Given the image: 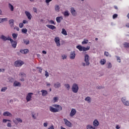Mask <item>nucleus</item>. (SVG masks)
I'll return each mask as SVG.
<instances>
[{
	"label": "nucleus",
	"instance_id": "25",
	"mask_svg": "<svg viewBox=\"0 0 129 129\" xmlns=\"http://www.w3.org/2000/svg\"><path fill=\"white\" fill-rule=\"evenodd\" d=\"M85 101H87L88 103H90L91 102V98L90 97H87L85 99Z\"/></svg>",
	"mask_w": 129,
	"mask_h": 129
},
{
	"label": "nucleus",
	"instance_id": "61",
	"mask_svg": "<svg viewBox=\"0 0 129 129\" xmlns=\"http://www.w3.org/2000/svg\"><path fill=\"white\" fill-rule=\"evenodd\" d=\"M23 24H28V21L27 20H23Z\"/></svg>",
	"mask_w": 129,
	"mask_h": 129
},
{
	"label": "nucleus",
	"instance_id": "63",
	"mask_svg": "<svg viewBox=\"0 0 129 129\" xmlns=\"http://www.w3.org/2000/svg\"><path fill=\"white\" fill-rule=\"evenodd\" d=\"M33 11H34V13H37V8H34Z\"/></svg>",
	"mask_w": 129,
	"mask_h": 129
},
{
	"label": "nucleus",
	"instance_id": "20",
	"mask_svg": "<svg viewBox=\"0 0 129 129\" xmlns=\"http://www.w3.org/2000/svg\"><path fill=\"white\" fill-rule=\"evenodd\" d=\"M41 92L42 93V96H46V95H48V92L45 90H42Z\"/></svg>",
	"mask_w": 129,
	"mask_h": 129
},
{
	"label": "nucleus",
	"instance_id": "7",
	"mask_svg": "<svg viewBox=\"0 0 129 129\" xmlns=\"http://www.w3.org/2000/svg\"><path fill=\"white\" fill-rule=\"evenodd\" d=\"M84 61L86 63V66H89L90 63L89 62V55L88 54L85 55Z\"/></svg>",
	"mask_w": 129,
	"mask_h": 129
},
{
	"label": "nucleus",
	"instance_id": "6",
	"mask_svg": "<svg viewBox=\"0 0 129 129\" xmlns=\"http://www.w3.org/2000/svg\"><path fill=\"white\" fill-rule=\"evenodd\" d=\"M121 101L124 105H125L126 106H129V101L127 100L125 97H122L121 98Z\"/></svg>",
	"mask_w": 129,
	"mask_h": 129
},
{
	"label": "nucleus",
	"instance_id": "8",
	"mask_svg": "<svg viewBox=\"0 0 129 129\" xmlns=\"http://www.w3.org/2000/svg\"><path fill=\"white\" fill-rule=\"evenodd\" d=\"M63 121H64V123L66 125H67V126H68V127H72V123H71L70 121L68 120L67 119L64 118Z\"/></svg>",
	"mask_w": 129,
	"mask_h": 129
},
{
	"label": "nucleus",
	"instance_id": "34",
	"mask_svg": "<svg viewBox=\"0 0 129 129\" xmlns=\"http://www.w3.org/2000/svg\"><path fill=\"white\" fill-rule=\"evenodd\" d=\"M28 32V29L26 28H23L22 29V32L23 33V34H27V32Z\"/></svg>",
	"mask_w": 129,
	"mask_h": 129
},
{
	"label": "nucleus",
	"instance_id": "22",
	"mask_svg": "<svg viewBox=\"0 0 129 129\" xmlns=\"http://www.w3.org/2000/svg\"><path fill=\"white\" fill-rule=\"evenodd\" d=\"M62 20H63V17H57L56 18V21L57 23H61Z\"/></svg>",
	"mask_w": 129,
	"mask_h": 129
},
{
	"label": "nucleus",
	"instance_id": "2",
	"mask_svg": "<svg viewBox=\"0 0 129 129\" xmlns=\"http://www.w3.org/2000/svg\"><path fill=\"white\" fill-rule=\"evenodd\" d=\"M72 90L74 93H77L78 90H79L78 85L76 83L73 84L72 87Z\"/></svg>",
	"mask_w": 129,
	"mask_h": 129
},
{
	"label": "nucleus",
	"instance_id": "29",
	"mask_svg": "<svg viewBox=\"0 0 129 129\" xmlns=\"http://www.w3.org/2000/svg\"><path fill=\"white\" fill-rule=\"evenodd\" d=\"M60 86H61V84L59 82H57L54 84L55 88H59V87H60Z\"/></svg>",
	"mask_w": 129,
	"mask_h": 129
},
{
	"label": "nucleus",
	"instance_id": "64",
	"mask_svg": "<svg viewBox=\"0 0 129 129\" xmlns=\"http://www.w3.org/2000/svg\"><path fill=\"white\" fill-rule=\"evenodd\" d=\"M48 129H54V126H51L50 127H49Z\"/></svg>",
	"mask_w": 129,
	"mask_h": 129
},
{
	"label": "nucleus",
	"instance_id": "33",
	"mask_svg": "<svg viewBox=\"0 0 129 129\" xmlns=\"http://www.w3.org/2000/svg\"><path fill=\"white\" fill-rule=\"evenodd\" d=\"M12 37H13L14 40H17V38L18 37V34L13 33Z\"/></svg>",
	"mask_w": 129,
	"mask_h": 129
},
{
	"label": "nucleus",
	"instance_id": "60",
	"mask_svg": "<svg viewBox=\"0 0 129 129\" xmlns=\"http://www.w3.org/2000/svg\"><path fill=\"white\" fill-rule=\"evenodd\" d=\"M9 81H13L14 78H13L12 77H9Z\"/></svg>",
	"mask_w": 129,
	"mask_h": 129
},
{
	"label": "nucleus",
	"instance_id": "62",
	"mask_svg": "<svg viewBox=\"0 0 129 129\" xmlns=\"http://www.w3.org/2000/svg\"><path fill=\"white\" fill-rule=\"evenodd\" d=\"M82 65L83 66V67H85V66H86V63H85V62H82Z\"/></svg>",
	"mask_w": 129,
	"mask_h": 129
},
{
	"label": "nucleus",
	"instance_id": "1",
	"mask_svg": "<svg viewBox=\"0 0 129 129\" xmlns=\"http://www.w3.org/2000/svg\"><path fill=\"white\" fill-rule=\"evenodd\" d=\"M76 48L77 49H78V50H79V51H84V52H85L86 51H88V50L90 49V46H87V47H85L81 45H78L76 46Z\"/></svg>",
	"mask_w": 129,
	"mask_h": 129
},
{
	"label": "nucleus",
	"instance_id": "50",
	"mask_svg": "<svg viewBox=\"0 0 129 129\" xmlns=\"http://www.w3.org/2000/svg\"><path fill=\"white\" fill-rule=\"evenodd\" d=\"M45 76L46 77H48V76H49V73H48V72H47V71H45Z\"/></svg>",
	"mask_w": 129,
	"mask_h": 129
},
{
	"label": "nucleus",
	"instance_id": "16",
	"mask_svg": "<svg viewBox=\"0 0 129 129\" xmlns=\"http://www.w3.org/2000/svg\"><path fill=\"white\" fill-rule=\"evenodd\" d=\"M75 56H76V54H75V51H72L70 55V58L71 59H75Z\"/></svg>",
	"mask_w": 129,
	"mask_h": 129
},
{
	"label": "nucleus",
	"instance_id": "52",
	"mask_svg": "<svg viewBox=\"0 0 129 129\" xmlns=\"http://www.w3.org/2000/svg\"><path fill=\"white\" fill-rule=\"evenodd\" d=\"M104 55L105 56H106V57H108V55H109V53H108V52L105 51Z\"/></svg>",
	"mask_w": 129,
	"mask_h": 129
},
{
	"label": "nucleus",
	"instance_id": "15",
	"mask_svg": "<svg viewBox=\"0 0 129 129\" xmlns=\"http://www.w3.org/2000/svg\"><path fill=\"white\" fill-rule=\"evenodd\" d=\"M3 115L4 116H9L10 117H12V116H13V114L9 111L4 112L3 113Z\"/></svg>",
	"mask_w": 129,
	"mask_h": 129
},
{
	"label": "nucleus",
	"instance_id": "40",
	"mask_svg": "<svg viewBox=\"0 0 129 129\" xmlns=\"http://www.w3.org/2000/svg\"><path fill=\"white\" fill-rule=\"evenodd\" d=\"M88 43V40L84 39V41L82 42L83 45H85V44Z\"/></svg>",
	"mask_w": 129,
	"mask_h": 129
},
{
	"label": "nucleus",
	"instance_id": "11",
	"mask_svg": "<svg viewBox=\"0 0 129 129\" xmlns=\"http://www.w3.org/2000/svg\"><path fill=\"white\" fill-rule=\"evenodd\" d=\"M9 23L11 29H13L15 26V20L14 19H10L9 20Z\"/></svg>",
	"mask_w": 129,
	"mask_h": 129
},
{
	"label": "nucleus",
	"instance_id": "12",
	"mask_svg": "<svg viewBox=\"0 0 129 129\" xmlns=\"http://www.w3.org/2000/svg\"><path fill=\"white\" fill-rule=\"evenodd\" d=\"M11 43L13 47L16 48L17 47V44H18V41H14L13 39L11 40Z\"/></svg>",
	"mask_w": 129,
	"mask_h": 129
},
{
	"label": "nucleus",
	"instance_id": "5",
	"mask_svg": "<svg viewBox=\"0 0 129 129\" xmlns=\"http://www.w3.org/2000/svg\"><path fill=\"white\" fill-rule=\"evenodd\" d=\"M24 64V62L21 60H17L14 62V66L15 67H21Z\"/></svg>",
	"mask_w": 129,
	"mask_h": 129
},
{
	"label": "nucleus",
	"instance_id": "59",
	"mask_svg": "<svg viewBox=\"0 0 129 129\" xmlns=\"http://www.w3.org/2000/svg\"><path fill=\"white\" fill-rule=\"evenodd\" d=\"M43 126H44L45 127H47V126H48V123H43Z\"/></svg>",
	"mask_w": 129,
	"mask_h": 129
},
{
	"label": "nucleus",
	"instance_id": "26",
	"mask_svg": "<svg viewBox=\"0 0 129 129\" xmlns=\"http://www.w3.org/2000/svg\"><path fill=\"white\" fill-rule=\"evenodd\" d=\"M105 63H106V60H105V59H102L100 61L101 65H104Z\"/></svg>",
	"mask_w": 129,
	"mask_h": 129
},
{
	"label": "nucleus",
	"instance_id": "51",
	"mask_svg": "<svg viewBox=\"0 0 129 129\" xmlns=\"http://www.w3.org/2000/svg\"><path fill=\"white\" fill-rule=\"evenodd\" d=\"M24 27V24H23L22 23H21L19 24V28H23Z\"/></svg>",
	"mask_w": 129,
	"mask_h": 129
},
{
	"label": "nucleus",
	"instance_id": "14",
	"mask_svg": "<svg viewBox=\"0 0 129 129\" xmlns=\"http://www.w3.org/2000/svg\"><path fill=\"white\" fill-rule=\"evenodd\" d=\"M49 110L51 112H58V111H59V109L54 108L52 106L49 107Z\"/></svg>",
	"mask_w": 129,
	"mask_h": 129
},
{
	"label": "nucleus",
	"instance_id": "53",
	"mask_svg": "<svg viewBox=\"0 0 129 129\" xmlns=\"http://www.w3.org/2000/svg\"><path fill=\"white\" fill-rule=\"evenodd\" d=\"M116 18H117V14H115L113 15V19H116Z\"/></svg>",
	"mask_w": 129,
	"mask_h": 129
},
{
	"label": "nucleus",
	"instance_id": "37",
	"mask_svg": "<svg viewBox=\"0 0 129 129\" xmlns=\"http://www.w3.org/2000/svg\"><path fill=\"white\" fill-rule=\"evenodd\" d=\"M8 90V87H3L1 89V92H5Z\"/></svg>",
	"mask_w": 129,
	"mask_h": 129
},
{
	"label": "nucleus",
	"instance_id": "48",
	"mask_svg": "<svg viewBox=\"0 0 129 129\" xmlns=\"http://www.w3.org/2000/svg\"><path fill=\"white\" fill-rule=\"evenodd\" d=\"M52 2V0H45L46 4H47V5L49 6V3Z\"/></svg>",
	"mask_w": 129,
	"mask_h": 129
},
{
	"label": "nucleus",
	"instance_id": "35",
	"mask_svg": "<svg viewBox=\"0 0 129 129\" xmlns=\"http://www.w3.org/2000/svg\"><path fill=\"white\" fill-rule=\"evenodd\" d=\"M23 42H24V44H25V45H29V44H30V41H29L28 40L24 39Z\"/></svg>",
	"mask_w": 129,
	"mask_h": 129
},
{
	"label": "nucleus",
	"instance_id": "23",
	"mask_svg": "<svg viewBox=\"0 0 129 129\" xmlns=\"http://www.w3.org/2000/svg\"><path fill=\"white\" fill-rule=\"evenodd\" d=\"M14 86H15V87L21 86V83L19 82L15 81L14 83Z\"/></svg>",
	"mask_w": 129,
	"mask_h": 129
},
{
	"label": "nucleus",
	"instance_id": "44",
	"mask_svg": "<svg viewBox=\"0 0 129 129\" xmlns=\"http://www.w3.org/2000/svg\"><path fill=\"white\" fill-rule=\"evenodd\" d=\"M8 121H11V120L6 119H3V122H4L5 123H6Z\"/></svg>",
	"mask_w": 129,
	"mask_h": 129
},
{
	"label": "nucleus",
	"instance_id": "17",
	"mask_svg": "<svg viewBox=\"0 0 129 129\" xmlns=\"http://www.w3.org/2000/svg\"><path fill=\"white\" fill-rule=\"evenodd\" d=\"M25 13L27 17L28 20L32 19V15H31V13H30L28 11H25Z\"/></svg>",
	"mask_w": 129,
	"mask_h": 129
},
{
	"label": "nucleus",
	"instance_id": "46",
	"mask_svg": "<svg viewBox=\"0 0 129 129\" xmlns=\"http://www.w3.org/2000/svg\"><path fill=\"white\" fill-rule=\"evenodd\" d=\"M63 60H65V59H66L67 58V55L63 54L61 56Z\"/></svg>",
	"mask_w": 129,
	"mask_h": 129
},
{
	"label": "nucleus",
	"instance_id": "49",
	"mask_svg": "<svg viewBox=\"0 0 129 129\" xmlns=\"http://www.w3.org/2000/svg\"><path fill=\"white\" fill-rule=\"evenodd\" d=\"M49 23L52 24V25H55V22L53 20H49Z\"/></svg>",
	"mask_w": 129,
	"mask_h": 129
},
{
	"label": "nucleus",
	"instance_id": "32",
	"mask_svg": "<svg viewBox=\"0 0 129 129\" xmlns=\"http://www.w3.org/2000/svg\"><path fill=\"white\" fill-rule=\"evenodd\" d=\"M87 129H95V127L91 125H87Z\"/></svg>",
	"mask_w": 129,
	"mask_h": 129
},
{
	"label": "nucleus",
	"instance_id": "42",
	"mask_svg": "<svg viewBox=\"0 0 129 129\" xmlns=\"http://www.w3.org/2000/svg\"><path fill=\"white\" fill-rule=\"evenodd\" d=\"M103 88H104V87L102 86H98L96 87L97 89H103Z\"/></svg>",
	"mask_w": 129,
	"mask_h": 129
},
{
	"label": "nucleus",
	"instance_id": "28",
	"mask_svg": "<svg viewBox=\"0 0 129 129\" xmlns=\"http://www.w3.org/2000/svg\"><path fill=\"white\" fill-rule=\"evenodd\" d=\"M61 34H62V35H64L65 36H67V31H66L65 29H62Z\"/></svg>",
	"mask_w": 129,
	"mask_h": 129
},
{
	"label": "nucleus",
	"instance_id": "27",
	"mask_svg": "<svg viewBox=\"0 0 129 129\" xmlns=\"http://www.w3.org/2000/svg\"><path fill=\"white\" fill-rule=\"evenodd\" d=\"M54 8L55 12H59V11H60V6H59V5H56Z\"/></svg>",
	"mask_w": 129,
	"mask_h": 129
},
{
	"label": "nucleus",
	"instance_id": "21",
	"mask_svg": "<svg viewBox=\"0 0 129 129\" xmlns=\"http://www.w3.org/2000/svg\"><path fill=\"white\" fill-rule=\"evenodd\" d=\"M46 27L51 30H55L56 29V27L52 25H46Z\"/></svg>",
	"mask_w": 129,
	"mask_h": 129
},
{
	"label": "nucleus",
	"instance_id": "10",
	"mask_svg": "<svg viewBox=\"0 0 129 129\" xmlns=\"http://www.w3.org/2000/svg\"><path fill=\"white\" fill-rule=\"evenodd\" d=\"M71 13L73 17H76L77 16V12H76V10L73 7L71 8Z\"/></svg>",
	"mask_w": 129,
	"mask_h": 129
},
{
	"label": "nucleus",
	"instance_id": "19",
	"mask_svg": "<svg viewBox=\"0 0 129 129\" xmlns=\"http://www.w3.org/2000/svg\"><path fill=\"white\" fill-rule=\"evenodd\" d=\"M93 123L94 126L97 127L98 126V125H99V122L98 121V120H97V119L94 120Z\"/></svg>",
	"mask_w": 129,
	"mask_h": 129
},
{
	"label": "nucleus",
	"instance_id": "9",
	"mask_svg": "<svg viewBox=\"0 0 129 129\" xmlns=\"http://www.w3.org/2000/svg\"><path fill=\"white\" fill-rule=\"evenodd\" d=\"M54 42H55L57 47H60V46H61V43H60V38H59L58 37H55Z\"/></svg>",
	"mask_w": 129,
	"mask_h": 129
},
{
	"label": "nucleus",
	"instance_id": "57",
	"mask_svg": "<svg viewBox=\"0 0 129 129\" xmlns=\"http://www.w3.org/2000/svg\"><path fill=\"white\" fill-rule=\"evenodd\" d=\"M7 126H8V127H12V123H8L7 124Z\"/></svg>",
	"mask_w": 129,
	"mask_h": 129
},
{
	"label": "nucleus",
	"instance_id": "55",
	"mask_svg": "<svg viewBox=\"0 0 129 129\" xmlns=\"http://www.w3.org/2000/svg\"><path fill=\"white\" fill-rule=\"evenodd\" d=\"M57 100H58V97H55L53 98V101L54 102H56V101H57Z\"/></svg>",
	"mask_w": 129,
	"mask_h": 129
},
{
	"label": "nucleus",
	"instance_id": "3",
	"mask_svg": "<svg viewBox=\"0 0 129 129\" xmlns=\"http://www.w3.org/2000/svg\"><path fill=\"white\" fill-rule=\"evenodd\" d=\"M13 121L15 124H19V123H22L23 122V120L19 117H16L15 119H13Z\"/></svg>",
	"mask_w": 129,
	"mask_h": 129
},
{
	"label": "nucleus",
	"instance_id": "45",
	"mask_svg": "<svg viewBox=\"0 0 129 129\" xmlns=\"http://www.w3.org/2000/svg\"><path fill=\"white\" fill-rule=\"evenodd\" d=\"M116 58H117V61L119 62V63H120V57L116 56Z\"/></svg>",
	"mask_w": 129,
	"mask_h": 129
},
{
	"label": "nucleus",
	"instance_id": "36",
	"mask_svg": "<svg viewBox=\"0 0 129 129\" xmlns=\"http://www.w3.org/2000/svg\"><path fill=\"white\" fill-rule=\"evenodd\" d=\"M63 15L64 16V17H69V12H68V11H65L64 12Z\"/></svg>",
	"mask_w": 129,
	"mask_h": 129
},
{
	"label": "nucleus",
	"instance_id": "31",
	"mask_svg": "<svg viewBox=\"0 0 129 129\" xmlns=\"http://www.w3.org/2000/svg\"><path fill=\"white\" fill-rule=\"evenodd\" d=\"M0 39H2V40H3V41H7V40L8 39L7 38V37H6L4 35H1V36L0 37Z\"/></svg>",
	"mask_w": 129,
	"mask_h": 129
},
{
	"label": "nucleus",
	"instance_id": "56",
	"mask_svg": "<svg viewBox=\"0 0 129 129\" xmlns=\"http://www.w3.org/2000/svg\"><path fill=\"white\" fill-rule=\"evenodd\" d=\"M14 30H16L17 31H20V28L16 26L14 27Z\"/></svg>",
	"mask_w": 129,
	"mask_h": 129
},
{
	"label": "nucleus",
	"instance_id": "24",
	"mask_svg": "<svg viewBox=\"0 0 129 129\" xmlns=\"http://www.w3.org/2000/svg\"><path fill=\"white\" fill-rule=\"evenodd\" d=\"M53 106L56 108H58L57 109H59V110H62V107L59 105L54 104L53 105Z\"/></svg>",
	"mask_w": 129,
	"mask_h": 129
},
{
	"label": "nucleus",
	"instance_id": "43",
	"mask_svg": "<svg viewBox=\"0 0 129 129\" xmlns=\"http://www.w3.org/2000/svg\"><path fill=\"white\" fill-rule=\"evenodd\" d=\"M1 22L2 23H4V22H8V18H2Z\"/></svg>",
	"mask_w": 129,
	"mask_h": 129
},
{
	"label": "nucleus",
	"instance_id": "39",
	"mask_svg": "<svg viewBox=\"0 0 129 129\" xmlns=\"http://www.w3.org/2000/svg\"><path fill=\"white\" fill-rule=\"evenodd\" d=\"M64 86L68 90H69V89H70V85L69 84H65Z\"/></svg>",
	"mask_w": 129,
	"mask_h": 129
},
{
	"label": "nucleus",
	"instance_id": "38",
	"mask_svg": "<svg viewBox=\"0 0 129 129\" xmlns=\"http://www.w3.org/2000/svg\"><path fill=\"white\" fill-rule=\"evenodd\" d=\"M124 48H129V43L127 42H125L123 44Z\"/></svg>",
	"mask_w": 129,
	"mask_h": 129
},
{
	"label": "nucleus",
	"instance_id": "47",
	"mask_svg": "<svg viewBox=\"0 0 129 129\" xmlns=\"http://www.w3.org/2000/svg\"><path fill=\"white\" fill-rule=\"evenodd\" d=\"M112 67V65L111 64V63L109 62L108 64V68L110 69V68H111Z\"/></svg>",
	"mask_w": 129,
	"mask_h": 129
},
{
	"label": "nucleus",
	"instance_id": "41",
	"mask_svg": "<svg viewBox=\"0 0 129 129\" xmlns=\"http://www.w3.org/2000/svg\"><path fill=\"white\" fill-rule=\"evenodd\" d=\"M21 77H26V74L24 73H21L19 74Z\"/></svg>",
	"mask_w": 129,
	"mask_h": 129
},
{
	"label": "nucleus",
	"instance_id": "4",
	"mask_svg": "<svg viewBox=\"0 0 129 129\" xmlns=\"http://www.w3.org/2000/svg\"><path fill=\"white\" fill-rule=\"evenodd\" d=\"M33 95L34 93H28L26 97V100L27 102H29V101H31V100H32V96H33Z\"/></svg>",
	"mask_w": 129,
	"mask_h": 129
},
{
	"label": "nucleus",
	"instance_id": "58",
	"mask_svg": "<svg viewBox=\"0 0 129 129\" xmlns=\"http://www.w3.org/2000/svg\"><path fill=\"white\" fill-rule=\"evenodd\" d=\"M7 41H10V42H11V40H13V39H12L10 36H9L8 37H7Z\"/></svg>",
	"mask_w": 129,
	"mask_h": 129
},
{
	"label": "nucleus",
	"instance_id": "54",
	"mask_svg": "<svg viewBox=\"0 0 129 129\" xmlns=\"http://www.w3.org/2000/svg\"><path fill=\"white\" fill-rule=\"evenodd\" d=\"M32 116L34 119H36V118H37V117H36V114H32Z\"/></svg>",
	"mask_w": 129,
	"mask_h": 129
},
{
	"label": "nucleus",
	"instance_id": "18",
	"mask_svg": "<svg viewBox=\"0 0 129 129\" xmlns=\"http://www.w3.org/2000/svg\"><path fill=\"white\" fill-rule=\"evenodd\" d=\"M20 52L22 54H28V53H29V49H20Z\"/></svg>",
	"mask_w": 129,
	"mask_h": 129
},
{
	"label": "nucleus",
	"instance_id": "30",
	"mask_svg": "<svg viewBox=\"0 0 129 129\" xmlns=\"http://www.w3.org/2000/svg\"><path fill=\"white\" fill-rule=\"evenodd\" d=\"M9 8L10 9L11 12H14V6L10 3L9 4Z\"/></svg>",
	"mask_w": 129,
	"mask_h": 129
},
{
	"label": "nucleus",
	"instance_id": "13",
	"mask_svg": "<svg viewBox=\"0 0 129 129\" xmlns=\"http://www.w3.org/2000/svg\"><path fill=\"white\" fill-rule=\"evenodd\" d=\"M75 114H76V109L72 108L70 113V116L73 117V116H74Z\"/></svg>",
	"mask_w": 129,
	"mask_h": 129
}]
</instances>
